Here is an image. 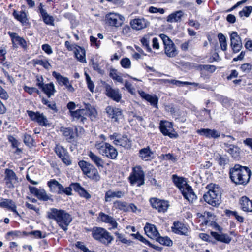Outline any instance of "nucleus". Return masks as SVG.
<instances>
[{
	"label": "nucleus",
	"mask_w": 252,
	"mask_h": 252,
	"mask_svg": "<svg viewBox=\"0 0 252 252\" xmlns=\"http://www.w3.org/2000/svg\"><path fill=\"white\" fill-rule=\"evenodd\" d=\"M117 146H123L126 148H129L131 146V141L126 135H121V138H119V142L117 143Z\"/></svg>",
	"instance_id": "nucleus-41"
},
{
	"label": "nucleus",
	"mask_w": 252,
	"mask_h": 252,
	"mask_svg": "<svg viewBox=\"0 0 252 252\" xmlns=\"http://www.w3.org/2000/svg\"><path fill=\"white\" fill-rule=\"evenodd\" d=\"M61 131L63 135L65 137H69V139H72L75 137V134L73 130L70 128H62Z\"/></svg>",
	"instance_id": "nucleus-49"
},
{
	"label": "nucleus",
	"mask_w": 252,
	"mask_h": 252,
	"mask_svg": "<svg viewBox=\"0 0 252 252\" xmlns=\"http://www.w3.org/2000/svg\"><path fill=\"white\" fill-rule=\"evenodd\" d=\"M229 174L236 184L246 185L249 181L251 172L248 167L237 164L230 169Z\"/></svg>",
	"instance_id": "nucleus-1"
},
{
	"label": "nucleus",
	"mask_w": 252,
	"mask_h": 252,
	"mask_svg": "<svg viewBox=\"0 0 252 252\" xmlns=\"http://www.w3.org/2000/svg\"><path fill=\"white\" fill-rule=\"evenodd\" d=\"M121 135L120 134L118 133H114L113 134L110 135L109 137L111 140L113 141V144L117 145L119 138H121Z\"/></svg>",
	"instance_id": "nucleus-59"
},
{
	"label": "nucleus",
	"mask_w": 252,
	"mask_h": 252,
	"mask_svg": "<svg viewBox=\"0 0 252 252\" xmlns=\"http://www.w3.org/2000/svg\"><path fill=\"white\" fill-rule=\"evenodd\" d=\"M218 36L221 49L223 51H226L227 50V45L225 37L222 33H219Z\"/></svg>",
	"instance_id": "nucleus-47"
},
{
	"label": "nucleus",
	"mask_w": 252,
	"mask_h": 252,
	"mask_svg": "<svg viewBox=\"0 0 252 252\" xmlns=\"http://www.w3.org/2000/svg\"><path fill=\"white\" fill-rule=\"evenodd\" d=\"M85 74L86 76V81L88 88L91 92H94V85L93 81L91 80L90 76L86 73H85Z\"/></svg>",
	"instance_id": "nucleus-53"
},
{
	"label": "nucleus",
	"mask_w": 252,
	"mask_h": 252,
	"mask_svg": "<svg viewBox=\"0 0 252 252\" xmlns=\"http://www.w3.org/2000/svg\"><path fill=\"white\" fill-rule=\"evenodd\" d=\"M41 16L44 22L48 25H54V19L53 16L49 15L46 10L41 9Z\"/></svg>",
	"instance_id": "nucleus-38"
},
{
	"label": "nucleus",
	"mask_w": 252,
	"mask_h": 252,
	"mask_svg": "<svg viewBox=\"0 0 252 252\" xmlns=\"http://www.w3.org/2000/svg\"><path fill=\"white\" fill-rule=\"evenodd\" d=\"M144 177V172L142 168L140 166H136L132 168L128 180L131 185L137 184V186L140 187L145 183Z\"/></svg>",
	"instance_id": "nucleus-6"
},
{
	"label": "nucleus",
	"mask_w": 252,
	"mask_h": 252,
	"mask_svg": "<svg viewBox=\"0 0 252 252\" xmlns=\"http://www.w3.org/2000/svg\"><path fill=\"white\" fill-rule=\"evenodd\" d=\"M24 142L26 145L31 147L33 145V139L31 135L29 134H25L24 137Z\"/></svg>",
	"instance_id": "nucleus-56"
},
{
	"label": "nucleus",
	"mask_w": 252,
	"mask_h": 252,
	"mask_svg": "<svg viewBox=\"0 0 252 252\" xmlns=\"http://www.w3.org/2000/svg\"><path fill=\"white\" fill-rule=\"evenodd\" d=\"M78 165L83 173L88 177L95 180H99L100 176L98 172L92 164L82 160L79 162Z\"/></svg>",
	"instance_id": "nucleus-8"
},
{
	"label": "nucleus",
	"mask_w": 252,
	"mask_h": 252,
	"mask_svg": "<svg viewBox=\"0 0 252 252\" xmlns=\"http://www.w3.org/2000/svg\"><path fill=\"white\" fill-rule=\"evenodd\" d=\"M52 75L54 77L60 85L63 86V83L68 79L67 77L61 75L59 73L55 71L52 72Z\"/></svg>",
	"instance_id": "nucleus-46"
},
{
	"label": "nucleus",
	"mask_w": 252,
	"mask_h": 252,
	"mask_svg": "<svg viewBox=\"0 0 252 252\" xmlns=\"http://www.w3.org/2000/svg\"><path fill=\"white\" fill-rule=\"evenodd\" d=\"M42 103L46 105L48 108L54 111V112L57 111L56 103L54 101H50L46 98H43L42 99Z\"/></svg>",
	"instance_id": "nucleus-48"
},
{
	"label": "nucleus",
	"mask_w": 252,
	"mask_h": 252,
	"mask_svg": "<svg viewBox=\"0 0 252 252\" xmlns=\"http://www.w3.org/2000/svg\"><path fill=\"white\" fill-rule=\"evenodd\" d=\"M93 237L105 244L111 242L113 238L106 229L101 227H94L92 231Z\"/></svg>",
	"instance_id": "nucleus-7"
},
{
	"label": "nucleus",
	"mask_w": 252,
	"mask_h": 252,
	"mask_svg": "<svg viewBox=\"0 0 252 252\" xmlns=\"http://www.w3.org/2000/svg\"><path fill=\"white\" fill-rule=\"evenodd\" d=\"M42 49L48 55L51 54L53 53L51 46L47 44L42 45Z\"/></svg>",
	"instance_id": "nucleus-62"
},
{
	"label": "nucleus",
	"mask_w": 252,
	"mask_h": 252,
	"mask_svg": "<svg viewBox=\"0 0 252 252\" xmlns=\"http://www.w3.org/2000/svg\"><path fill=\"white\" fill-rule=\"evenodd\" d=\"M184 12L181 10L174 12L167 17V21L170 23H175L180 22L181 19L184 16Z\"/></svg>",
	"instance_id": "nucleus-31"
},
{
	"label": "nucleus",
	"mask_w": 252,
	"mask_h": 252,
	"mask_svg": "<svg viewBox=\"0 0 252 252\" xmlns=\"http://www.w3.org/2000/svg\"><path fill=\"white\" fill-rule=\"evenodd\" d=\"M160 129L163 135H167L171 138L178 137V134L175 132L172 124L171 122L161 121L160 123Z\"/></svg>",
	"instance_id": "nucleus-12"
},
{
	"label": "nucleus",
	"mask_w": 252,
	"mask_h": 252,
	"mask_svg": "<svg viewBox=\"0 0 252 252\" xmlns=\"http://www.w3.org/2000/svg\"><path fill=\"white\" fill-rule=\"evenodd\" d=\"M153 153L149 147L142 148L139 150V157L143 160L148 161L153 158Z\"/></svg>",
	"instance_id": "nucleus-30"
},
{
	"label": "nucleus",
	"mask_w": 252,
	"mask_h": 252,
	"mask_svg": "<svg viewBox=\"0 0 252 252\" xmlns=\"http://www.w3.org/2000/svg\"><path fill=\"white\" fill-rule=\"evenodd\" d=\"M8 34L12 39V42L14 46L20 45L23 48H25L27 46L25 40L22 37L18 36L17 33L9 32Z\"/></svg>",
	"instance_id": "nucleus-28"
},
{
	"label": "nucleus",
	"mask_w": 252,
	"mask_h": 252,
	"mask_svg": "<svg viewBox=\"0 0 252 252\" xmlns=\"http://www.w3.org/2000/svg\"><path fill=\"white\" fill-rule=\"evenodd\" d=\"M13 15L15 19L20 21L23 24H26L28 23L27 14L25 12L20 11L19 12L14 11Z\"/></svg>",
	"instance_id": "nucleus-40"
},
{
	"label": "nucleus",
	"mask_w": 252,
	"mask_h": 252,
	"mask_svg": "<svg viewBox=\"0 0 252 252\" xmlns=\"http://www.w3.org/2000/svg\"><path fill=\"white\" fill-rule=\"evenodd\" d=\"M105 20L108 25L119 28L123 24L125 18L118 13L110 12L105 15Z\"/></svg>",
	"instance_id": "nucleus-10"
},
{
	"label": "nucleus",
	"mask_w": 252,
	"mask_h": 252,
	"mask_svg": "<svg viewBox=\"0 0 252 252\" xmlns=\"http://www.w3.org/2000/svg\"><path fill=\"white\" fill-rule=\"evenodd\" d=\"M136 238L137 239L139 240L141 242H143L146 245H148L150 247L153 248L155 249H157V247L155 246L154 245L151 243L150 242H149L148 240H147L145 238H144L140 234H136Z\"/></svg>",
	"instance_id": "nucleus-57"
},
{
	"label": "nucleus",
	"mask_w": 252,
	"mask_h": 252,
	"mask_svg": "<svg viewBox=\"0 0 252 252\" xmlns=\"http://www.w3.org/2000/svg\"><path fill=\"white\" fill-rule=\"evenodd\" d=\"M140 96L149 102L151 105L157 107L158 99L155 95H151L147 94L143 91H139Z\"/></svg>",
	"instance_id": "nucleus-32"
},
{
	"label": "nucleus",
	"mask_w": 252,
	"mask_h": 252,
	"mask_svg": "<svg viewBox=\"0 0 252 252\" xmlns=\"http://www.w3.org/2000/svg\"><path fill=\"white\" fill-rule=\"evenodd\" d=\"M252 6H246L243 8V9L239 12V15L241 17L245 16L248 17L252 12Z\"/></svg>",
	"instance_id": "nucleus-51"
},
{
	"label": "nucleus",
	"mask_w": 252,
	"mask_h": 252,
	"mask_svg": "<svg viewBox=\"0 0 252 252\" xmlns=\"http://www.w3.org/2000/svg\"><path fill=\"white\" fill-rule=\"evenodd\" d=\"M110 76L114 80L121 83H123V79L122 77L117 73L116 70H111L110 72Z\"/></svg>",
	"instance_id": "nucleus-50"
},
{
	"label": "nucleus",
	"mask_w": 252,
	"mask_h": 252,
	"mask_svg": "<svg viewBox=\"0 0 252 252\" xmlns=\"http://www.w3.org/2000/svg\"><path fill=\"white\" fill-rule=\"evenodd\" d=\"M152 206L159 212H164L169 207L168 202L165 200H161L157 198L150 199Z\"/></svg>",
	"instance_id": "nucleus-20"
},
{
	"label": "nucleus",
	"mask_w": 252,
	"mask_h": 252,
	"mask_svg": "<svg viewBox=\"0 0 252 252\" xmlns=\"http://www.w3.org/2000/svg\"><path fill=\"white\" fill-rule=\"evenodd\" d=\"M208 191L203 195L205 202L213 206H217L220 203L221 189L216 184H210L207 185Z\"/></svg>",
	"instance_id": "nucleus-4"
},
{
	"label": "nucleus",
	"mask_w": 252,
	"mask_h": 252,
	"mask_svg": "<svg viewBox=\"0 0 252 252\" xmlns=\"http://www.w3.org/2000/svg\"><path fill=\"white\" fill-rule=\"evenodd\" d=\"M148 11L151 13H159L160 14H163L165 12V10L161 8H157L154 6H150L149 8Z\"/></svg>",
	"instance_id": "nucleus-58"
},
{
	"label": "nucleus",
	"mask_w": 252,
	"mask_h": 252,
	"mask_svg": "<svg viewBox=\"0 0 252 252\" xmlns=\"http://www.w3.org/2000/svg\"><path fill=\"white\" fill-rule=\"evenodd\" d=\"M106 94L107 96L113 100L118 102L122 98V94L120 93L119 89H113L110 85H105Z\"/></svg>",
	"instance_id": "nucleus-18"
},
{
	"label": "nucleus",
	"mask_w": 252,
	"mask_h": 252,
	"mask_svg": "<svg viewBox=\"0 0 252 252\" xmlns=\"http://www.w3.org/2000/svg\"><path fill=\"white\" fill-rule=\"evenodd\" d=\"M105 111L113 122H118L123 118L122 112L119 108L109 106L106 108Z\"/></svg>",
	"instance_id": "nucleus-16"
},
{
	"label": "nucleus",
	"mask_w": 252,
	"mask_h": 252,
	"mask_svg": "<svg viewBox=\"0 0 252 252\" xmlns=\"http://www.w3.org/2000/svg\"><path fill=\"white\" fill-rule=\"evenodd\" d=\"M122 66L126 69H129L131 67V61L128 58H123L120 61Z\"/></svg>",
	"instance_id": "nucleus-54"
},
{
	"label": "nucleus",
	"mask_w": 252,
	"mask_h": 252,
	"mask_svg": "<svg viewBox=\"0 0 252 252\" xmlns=\"http://www.w3.org/2000/svg\"><path fill=\"white\" fill-rule=\"evenodd\" d=\"M124 192L122 191H113L109 189L106 192L104 197V201L108 202L111 201L112 199L114 198H121L124 196Z\"/></svg>",
	"instance_id": "nucleus-27"
},
{
	"label": "nucleus",
	"mask_w": 252,
	"mask_h": 252,
	"mask_svg": "<svg viewBox=\"0 0 252 252\" xmlns=\"http://www.w3.org/2000/svg\"><path fill=\"white\" fill-rule=\"evenodd\" d=\"M130 25L133 30L139 31L148 27L150 22L144 18H138L131 20Z\"/></svg>",
	"instance_id": "nucleus-14"
},
{
	"label": "nucleus",
	"mask_w": 252,
	"mask_h": 252,
	"mask_svg": "<svg viewBox=\"0 0 252 252\" xmlns=\"http://www.w3.org/2000/svg\"><path fill=\"white\" fill-rule=\"evenodd\" d=\"M0 207L8 208L9 210L15 213L16 215H19L16 210V205L15 202L12 200L0 198Z\"/></svg>",
	"instance_id": "nucleus-24"
},
{
	"label": "nucleus",
	"mask_w": 252,
	"mask_h": 252,
	"mask_svg": "<svg viewBox=\"0 0 252 252\" xmlns=\"http://www.w3.org/2000/svg\"><path fill=\"white\" fill-rule=\"evenodd\" d=\"M211 234L216 240L223 243L229 244L231 240V238L229 235L226 234H220L216 232L212 231L211 232Z\"/></svg>",
	"instance_id": "nucleus-34"
},
{
	"label": "nucleus",
	"mask_w": 252,
	"mask_h": 252,
	"mask_svg": "<svg viewBox=\"0 0 252 252\" xmlns=\"http://www.w3.org/2000/svg\"><path fill=\"white\" fill-rule=\"evenodd\" d=\"M43 79L41 77V83H38L37 86L42 89V91L50 98L53 96L56 92L54 84L50 83L44 84L43 82Z\"/></svg>",
	"instance_id": "nucleus-17"
},
{
	"label": "nucleus",
	"mask_w": 252,
	"mask_h": 252,
	"mask_svg": "<svg viewBox=\"0 0 252 252\" xmlns=\"http://www.w3.org/2000/svg\"><path fill=\"white\" fill-rule=\"evenodd\" d=\"M230 45L233 52H239L242 48L241 38L236 32H233L230 34Z\"/></svg>",
	"instance_id": "nucleus-15"
},
{
	"label": "nucleus",
	"mask_w": 252,
	"mask_h": 252,
	"mask_svg": "<svg viewBox=\"0 0 252 252\" xmlns=\"http://www.w3.org/2000/svg\"><path fill=\"white\" fill-rule=\"evenodd\" d=\"M122 32L125 35H129L131 32V28L127 25H125L122 29Z\"/></svg>",
	"instance_id": "nucleus-64"
},
{
	"label": "nucleus",
	"mask_w": 252,
	"mask_h": 252,
	"mask_svg": "<svg viewBox=\"0 0 252 252\" xmlns=\"http://www.w3.org/2000/svg\"><path fill=\"white\" fill-rule=\"evenodd\" d=\"M171 229L174 233L179 235H187L189 231L188 228L179 221L173 223Z\"/></svg>",
	"instance_id": "nucleus-23"
},
{
	"label": "nucleus",
	"mask_w": 252,
	"mask_h": 252,
	"mask_svg": "<svg viewBox=\"0 0 252 252\" xmlns=\"http://www.w3.org/2000/svg\"><path fill=\"white\" fill-rule=\"evenodd\" d=\"M27 113L29 116L34 121L37 122L39 125L46 126L48 124V120L43 113L34 112L32 111H28Z\"/></svg>",
	"instance_id": "nucleus-21"
},
{
	"label": "nucleus",
	"mask_w": 252,
	"mask_h": 252,
	"mask_svg": "<svg viewBox=\"0 0 252 252\" xmlns=\"http://www.w3.org/2000/svg\"><path fill=\"white\" fill-rule=\"evenodd\" d=\"M172 180L174 184L179 188L180 190H182L188 185L184 178L176 175L172 176Z\"/></svg>",
	"instance_id": "nucleus-37"
},
{
	"label": "nucleus",
	"mask_w": 252,
	"mask_h": 252,
	"mask_svg": "<svg viewBox=\"0 0 252 252\" xmlns=\"http://www.w3.org/2000/svg\"><path fill=\"white\" fill-rule=\"evenodd\" d=\"M113 207L116 209H119L124 212L128 211L127 203L126 202H123L119 200L115 201L113 203Z\"/></svg>",
	"instance_id": "nucleus-45"
},
{
	"label": "nucleus",
	"mask_w": 252,
	"mask_h": 252,
	"mask_svg": "<svg viewBox=\"0 0 252 252\" xmlns=\"http://www.w3.org/2000/svg\"><path fill=\"white\" fill-rule=\"evenodd\" d=\"M74 54L76 58L79 62L86 63V53L84 48L80 46H77Z\"/></svg>",
	"instance_id": "nucleus-36"
},
{
	"label": "nucleus",
	"mask_w": 252,
	"mask_h": 252,
	"mask_svg": "<svg viewBox=\"0 0 252 252\" xmlns=\"http://www.w3.org/2000/svg\"><path fill=\"white\" fill-rule=\"evenodd\" d=\"M113 217L101 212L99 213L98 218L103 222L108 223Z\"/></svg>",
	"instance_id": "nucleus-52"
},
{
	"label": "nucleus",
	"mask_w": 252,
	"mask_h": 252,
	"mask_svg": "<svg viewBox=\"0 0 252 252\" xmlns=\"http://www.w3.org/2000/svg\"><path fill=\"white\" fill-rule=\"evenodd\" d=\"M240 69L245 73H248L251 69V65L249 63H244L241 65Z\"/></svg>",
	"instance_id": "nucleus-63"
},
{
	"label": "nucleus",
	"mask_w": 252,
	"mask_h": 252,
	"mask_svg": "<svg viewBox=\"0 0 252 252\" xmlns=\"http://www.w3.org/2000/svg\"><path fill=\"white\" fill-rule=\"evenodd\" d=\"M156 240L162 245L171 246L173 245L172 241L167 236L162 237L159 234Z\"/></svg>",
	"instance_id": "nucleus-44"
},
{
	"label": "nucleus",
	"mask_w": 252,
	"mask_h": 252,
	"mask_svg": "<svg viewBox=\"0 0 252 252\" xmlns=\"http://www.w3.org/2000/svg\"><path fill=\"white\" fill-rule=\"evenodd\" d=\"M88 156L89 157L92 161L94 162L97 167H103L104 161L99 156L94 154L92 151H90L88 153Z\"/></svg>",
	"instance_id": "nucleus-35"
},
{
	"label": "nucleus",
	"mask_w": 252,
	"mask_h": 252,
	"mask_svg": "<svg viewBox=\"0 0 252 252\" xmlns=\"http://www.w3.org/2000/svg\"><path fill=\"white\" fill-rule=\"evenodd\" d=\"M151 34H148L145 35L140 39V42L143 47L149 52L152 51V49L149 45V42L151 38Z\"/></svg>",
	"instance_id": "nucleus-43"
},
{
	"label": "nucleus",
	"mask_w": 252,
	"mask_h": 252,
	"mask_svg": "<svg viewBox=\"0 0 252 252\" xmlns=\"http://www.w3.org/2000/svg\"><path fill=\"white\" fill-rule=\"evenodd\" d=\"M226 150L233 158H237L239 157L240 150L237 146L234 145H229L227 147Z\"/></svg>",
	"instance_id": "nucleus-42"
},
{
	"label": "nucleus",
	"mask_w": 252,
	"mask_h": 252,
	"mask_svg": "<svg viewBox=\"0 0 252 252\" xmlns=\"http://www.w3.org/2000/svg\"><path fill=\"white\" fill-rule=\"evenodd\" d=\"M201 69L207 71L210 73L214 72L216 69V66L212 65H203L201 66Z\"/></svg>",
	"instance_id": "nucleus-60"
},
{
	"label": "nucleus",
	"mask_w": 252,
	"mask_h": 252,
	"mask_svg": "<svg viewBox=\"0 0 252 252\" xmlns=\"http://www.w3.org/2000/svg\"><path fill=\"white\" fill-rule=\"evenodd\" d=\"M36 63L43 66L46 69H49L51 67L50 64L47 61L37 60L36 62Z\"/></svg>",
	"instance_id": "nucleus-61"
},
{
	"label": "nucleus",
	"mask_w": 252,
	"mask_h": 252,
	"mask_svg": "<svg viewBox=\"0 0 252 252\" xmlns=\"http://www.w3.org/2000/svg\"><path fill=\"white\" fill-rule=\"evenodd\" d=\"M55 152L62 161L67 165L71 164V160L70 158L68 153L64 148L60 145H56L54 149Z\"/></svg>",
	"instance_id": "nucleus-13"
},
{
	"label": "nucleus",
	"mask_w": 252,
	"mask_h": 252,
	"mask_svg": "<svg viewBox=\"0 0 252 252\" xmlns=\"http://www.w3.org/2000/svg\"><path fill=\"white\" fill-rule=\"evenodd\" d=\"M47 217L50 219L55 220L60 227L63 230H67V226L72 221L71 215L65 211L52 208L47 213Z\"/></svg>",
	"instance_id": "nucleus-2"
},
{
	"label": "nucleus",
	"mask_w": 252,
	"mask_h": 252,
	"mask_svg": "<svg viewBox=\"0 0 252 252\" xmlns=\"http://www.w3.org/2000/svg\"><path fill=\"white\" fill-rule=\"evenodd\" d=\"M180 191L182 192L184 197L189 201H192L197 198L191 187L188 184Z\"/></svg>",
	"instance_id": "nucleus-26"
},
{
	"label": "nucleus",
	"mask_w": 252,
	"mask_h": 252,
	"mask_svg": "<svg viewBox=\"0 0 252 252\" xmlns=\"http://www.w3.org/2000/svg\"><path fill=\"white\" fill-rule=\"evenodd\" d=\"M164 45L165 54L169 57H174L178 54V50L173 42L165 34L160 35Z\"/></svg>",
	"instance_id": "nucleus-11"
},
{
	"label": "nucleus",
	"mask_w": 252,
	"mask_h": 252,
	"mask_svg": "<svg viewBox=\"0 0 252 252\" xmlns=\"http://www.w3.org/2000/svg\"><path fill=\"white\" fill-rule=\"evenodd\" d=\"M71 186V188H73L74 190L78 192L81 197H83L87 199H89L91 198V195L79 184H72Z\"/></svg>",
	"instance_id": "nucleus-33"
},
{
	"label": "nucleus",
	"mask_w": 252,
	"mask_h": 252,
	"mask_svg": "<svg viewBox=\"0 0 252 252\" xmlns=\"http://www.w3.org/2000/svg\"><path fill=\"white\" fill-rule=\"evenodd\" d=\"M47 185L51 192L59 194H65L71 195L72 188L71 187L64 188L58 181L52 179L47 182Z\"/></svg>",
	"instance_id": "nucleus-9"
},
{
	"label": "nucleus",
	"mask_w": 252,
	"mask_h": 252,
	"mask_svg": "<svg viewBox=\"0 0 252 252\" xmlns=\"http://www.w3.org/2000/svg\"><path fill=\"white\" fill-rule=\"evenodd\" d=\"M144 231L146 235L150 238L156 239L159 235L154 225L147 223L144 227Z\"/></svg>",
	"instance_id": "nucleus-25"
},
{
	"label": "nucleus",
	"mask_w": 252,
	"mask_h": 252,
	"mask_svg": "<svg viewBox=\"0 0 252 252\" xmlns=\"http://www.w3.org/2000/svg\"><path fill=\"white\" fill-rule=\"evenodd\" d=\"M241 209L245 212H252V201L247 196H243L240 200Z\"/></svg>",
	"instance_id": "nucleus-29"
},
{
	"label": "nucleus",
	"mask_w": 252,
	"mask_h": 252,
	"mask_svg": "<svg viewBox=\"0 0 252 252\" xmlns=\"http://www.w3.org/2000/svg\"><path fill=\"white\" fill-rule=\"evenodd\" d=\"M164 82L171 83V84L175 85L176 86H179V87L181 86L184 85H185L186 84H189L188 83H187L186 82H182V81L176 80L175 79H172V80L165 79V80H164Z\"/></svg>",
	"instance_id": "nucleus-55"
},
{
	"label": "nucleus",
	"mask_w": 252,
	"mask_h": 252,
	"mask_svg": "<svg viewBox=\"0 0 252 252\" xmlns=\"http://www.w3.org/2000/svg\"><path fill=\"white\" fill-rule=\"evenodd\" d=\"M29 189L32 194H33L40 200L47 201L50 199V197L44 189H37L31 186L29 187Z\"/></svg>",
	"instance_id": "nucleus-19"
},
{
	"label": "nucleus",
	"mask_w": 252,
	"mask_h": 252,
	"mask_svg": "<svg viewBox=\"0 0 252 252\" xmlns=\"http://www.w3.org/2000/svg\"><path fill=\"white\" fill-rule=\"evenodd\" d=\"M197 132L201 136H203L207 138H217L220 135V133L215 129L209 128H202L198 129Z\"/></svg>",
	"instance_id": "nucleus-22"
},
{
	"label": "nucleus",
	"mask_w": 252,
	"mask_h": 252,
	"mask_svg": "<svg viewBox=\"0 0 252 252\" xmlns=\"http://www.w3.org/2000/svg\"><path fill=\"white\" fill-rule=\"evenodd\" d=\"M94 147L99 154L107 158L115 159L118 156L117 150L109 143L104 141H96Z\"/></svg>",
	"instance_id": "nucleus-5"
},
{
	"label": "nucleus",
	"mask_w": 252,
	"mask_h": 252,
	"mask_svg": "<svg viewBox=\"0 0 252 252\" xmlns=\"http://www.w3.org/2000/svg\"><path fill=\"white\" fill-rule=\"evenodd\" d=\"M97 112L94 107L90 104H87L85 108L77 109L76 111H71V116L73 120L78 121L84 123L87 117H89L92 121L96 119Z\"/></svg>",
	"instance_id": "nucleus-3"
},
{
	"label": "nucleus",
	"mask_w": 252,
	"mask_h": 252,
	"mask_svg": "<svg viewBox=\"0 0 252 252\" xmlns=\"http://www.w3.org/2000/svg\"><path fill=\"white\" fill-rule=\"evenodd\" d=\"M5 173L6 175L5 179L9 181V182H6V184L9 188L13 187L12 182L16 180L15 173L13 170L8 169L5 170Z\"/></svg>",
	"instance_id": "nucleus-39"
}]
</instances>
